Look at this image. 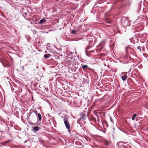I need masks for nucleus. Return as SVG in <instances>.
Instances as JSON below:
<instances>
[{
  "label": "nucleus",
  "mask_w": 148,
  "mask_h": 148,
  "mask_svg": "<svg viewBox=\"0 0 148 148\" xmlns=\"http://www.w3.org/2000/svg\"><path fill=\"white\" fill-rule=\"evenodd\" d=\"M68 118L67 117H64L63 121L66 128L67 129L68 132L70 133V125L68 121Z\"/></svg>",
  "instance_id": "obj_1"
},
{
  "label": "nucleus",
  "mask_w": 148,
  "mask_h": 148,
  "mask_svg": "<svg viewBox=\"0 0 148 148\" xmlns=\"http://www.w3.org/2000/svg\"><path fill=\"white\" fill-rule=\"evenodd\" d=\"M68 62L67 63L68 65H78V63L77 62V61L75 60H73V61L69 60L68 61Z\"/></svg>",
  "instance_id": "obj_2"
},
{
  "label": "nucleus",
  "mask_w": 148,
  "mask_h": 148,
  "mask_svg": "<svg viewBox=\"0 0 148 148\" xmlns=\"http://www.w3.org/2000/svg\"><path fill=\"white\" fill-rule=\"evenodd\" d=\"M122 25L123 27H126L127 26H129L130 23L127 20H126L122 22Z\"/></svg>",
  "instance_id": "obj_3"
},
{
  "label": "nucleus",
  "mask_w": 148,
  "mask_h": 148,
  "mask_svg": "<svg viewBox=\"0 0 148 148\" xmlns=\"http://www.w3.org/2000/svg\"><path fill=\"white\" fill-rule=\"evenodd\" d=\"M33 112H34L38 120L41 121L42 119V116L40 114L37 113L36 111H34Z\"/></svg>",
  "instance_id": "obj_4"
},
{
  "label": "nucleus",
  "mask_w": 148,
  "mask_h": 148,
  "mask_svg": "<svg viewBox=\"0 0 148 148\" xmlns=\"http://www.w3.org/2000/svg\"><path fill=\"white\" fill-rule=\"evenodd\" d=\"M124 143L126 144V143L124 142L119 141L117 143L116 145L118 148H121Z\"/></svg>",
  "instance_id": "obj_5"
},
{
  "label": "nucleus",
  "mask_w": 148,
  "mask_h": 148,
  "mask_svg": "<svg viewBox=\"0 0 148 148\" xmlns=\"http://www.w3.org/2000/svg\"><path fill=\"white\" fill-rule=\"evenodd\" d=\"M55 67V69H56V72H57L58 71H60V68H62L63 65H54Z\"/></svg>",
  "instance_id": "obj_6"
},
{
  "label": "nucleus",
  "mask_w": 148,
  "mask_h": 148,
  "mask_svg": "<svg viewBox=\"0 0 148 148\" xmlns=\"http://www.w3.org/2000/svg\"><path fill=\"white\" fill-rule=\"evenodd\" d=\"M33 130H32L33 132H36V131L39 130L41 129L40 127L38 126H35L33 128Z\"/></svg>",
  "instance_id": "obj_7"
},
{
  "label": "nucleus",
  "mask_w": 148,
  "mask_h": 148,
  "mask_svg": "<svg viewBox=\"0 0 148 148\" xmlns=\"http://www.w3.org/2000/svg\"><path fill=\"white\" fill-rule=\"evenodd\" d=\"M65 66H67V67H68V68H69V66H70V65H65ZM76 65H71V70L72 71H75V68H76V66H75Z\"/></svg>",
  "instance_id": "obj_8"
},
{
  "label": "nucleus",
  "mask_w": 148,
  "mask_h": 148,
  "mask_svg": "<svg viewBox=\"0 0 148 148\" xmlns=\"http://www.w3.org/2000/svg\"><path fill=\"white\" fill-rule=\"evenodd\" d=\"M24 68V66H20L18 67L17 69L19 71H23Z\"/></svg>",
  "instance_id": "obj_9"
},
{
  "label": "nucleus",
  "mask_w": 148,
  "mask_h": 148,
  "mask_svg": "<svg viewBox=\"0 0 148 148\" xmlns=\"http://www.w3.org/2000/svg\"><path fill=\"white\" fill-rule=\"evenodd\" d=\"M103 143L104 144L107 146H109L110 143V142L107 140H104Z\"/></svg>",
  "instance_id": "obj_10"
},
{
  "label": "nucleus",
  "mask_w": 148,
  "mask_h": 148,
  "mask_svg": "<svg viewBox=\"0 0 148 148\" xmlns=\"http://www.w3.org/2000/svg\"><path fill=\"white\" fill-rule=\"evenodd\" d=\"M51 56V55L49 53H47L45 54L44 55V58L45 59H47L49 58Z\"/></svg>",
  "instance_id": "obj_11"
},
{
  "label": "nucleus",
  "mask_w": 148,
  "mask_h": 148,
  "mask_svg": "<svg viewBox=\"0 0 148 148\" xmlns=\"http://www.w3.org/2000/svg\"><path fill=\"white\" fill-rule=\"evenodd\" d=\"M127 77V75H124L122 76L121 77V79L123 81H125V80Z\"/></svg>",
  "instance_id": "obj_12"
},
{
  "label": "nucleus",
  "mask_w": 148,
  "mask_h": 148,
  "mask_svg": "<svg viewBox=\"0 0 148 148\" xmlns=\"http://www.w3.org/2000/svg\"><path fill=\"white\" fill-rule=\"evenodd\" d=\"M50 69H51V71H53V72L54 73L56 72V69H55V66H51L50 67Z\"/></svg>",
  "instance_id": "obj_13"
},
{
  "label": "nucleus",
  "mask_w": 148,
  "mask_h": 148,
  "mask_svg": "<svg viewBox=\"0 0 148 148\" xmlns=\"http://www.w3.org/2000/svg\"><path fill=\"white\" fill-rule=\"evenodd\" d=\"M46 22V20L45 19L43 18L41 19L38 22V23L40 24H42V23Z\"/></svg>",
  "instance_id": "obj_14"
},
{
  "label": "nucleus",
  "mask_w": 148,
  "mask_h": 148,
  "mask_svg": "<svg viewBox=\"0 0 148 148\" xmlns=\"http://www.w3.org/2000/svg\"><path fill=\"white\" fill-rule=\"evenodd\" d=\"M137 115V114L136 113H135V114H134L133 115L132 117V120H134L135 118L136 117Z\"/></svg>",
  "instance_id": "obj_15"
},
{
  "label": "nucleus",
  "mask_w": 148,
  "mask_h": 148,
  "mask_svg": "<svg viewBox=\"0 0 148 148\" xmlns=\"http://www.w3.org/2000/svg\"><path fill=\"white\" fill-rule=\"evenodd\" d=\"M142 65H135L134 67V68H135V69H136V68L137 67H138V68H139V69H140L142 67Z\"/></svg>",
  "instance_id": "obj_16"
},
{
  "label": "nucleus",
  "mask_w": 148,
  "mask_h": 148,
  "mask_svg": "<svg viewBox=\"0 0 148 148\" xmlns=\"http://www.w3.org/2000/svg\"><path fill=\"white\" fill-rule=\"evenodd\" d=\"M81 115L82 116L81 117V119H85L86 116L85 115L83 114H81Z\"/></svg>",
  "instance_id": "obj_17"
},
{
  "label": "nucleus",
  "mask_w": 148,
  "mask_h": 148,
  "mask_svg": "<svg viewBox=\"0 0 148 148\" xmlns=\"http://www.w3.org/2000/svg\"><path fill=\"white\" fill-rule=\"evenodd\" d=\"M95 115L96 117V119L98 121H100L99 117V116L97 114H95Z\"/></svg>",
  "instance_id": "obj_18"
},
{
  "label": "nucleus",
  "mask_w": 148,
  "mask_h": 148,
  "mask_svg": "<svg viewBox=\"0 0 148 148\" xmlns=\"http://www.w3.org/2000/svg\"><path fill=\"white\" fill-rule=\"evenodd\" d=\"M111 22V20L107 19L106 21L105 22L106 23H110Z\"/></svg>",
  "instance_id": "obj_19"
},
{
  "label": "nucleus",
  "mask_w": 148,
  "mask_h": 148,
  "mask_svg": "<svg viewBox=\"0 0 148 148\" xmlns=\"http://www.w3.org/2000/svg\"><path fill=\"white\" fill-rule=\"evenodd\" d=\"M77 31H75L74 30H72L71 31V32L73 34H75L76 33Z\"/></svg>",
  "instance_id": "obj_20"
},
{
  "label": "nucleus",
  "mask_w": 148,
  "mask_h": 148,
  "mask_svg": "<svg viewBox=\"0 0 148 148\" xmlns=\"http://www.w3.org/2000/svg\"><path fill=\"white\" fill-rule=\"evenodd\" d=\"M127 145H123V146L122 147L123 148H128V147L127 146H128L129 145L128 144H127Z\"/></svg>",
  "instance_id": "obj_21"
},
{
  "label": "nucleus",
  "mask_w": 148,
  "mask_h": 148,
  "mask_svg": "<svg viewBox=\"0 0 148 148\" xmlns=\"http://www.w3.org/2000/svg\"><path fill=\"white\" fill-rule=\"evenodd\" d=\"M82 68L84 69H86L87 67V65H82Z\"/></svg>",
  "instance_id": "obj_22"
},
{
  "label": "nucleus",
  "mask_w": 148,
  "mask_h": 148,
  "mask_svg": "<svg viewBox=\"0 0 148 148\" xmlns=\"http://www.w3.org/2000/svg\"><path fill=\"white\" fill-rule=\"evenodd\" d=\"M42 69L43 70H45V68H44V67H42L41 68H40V69H39V70L40 71H41Z\"/></svg>",
  "instance_id": "obj_23"
},
{
  "label": "nucleus",
  "mask_w": 148,
  "mask_h": 148,
  "mask_svg": "<svg viewBox=\"0 0 148 148\" xmlns=\"http://www.w3.org/2000/svg\"><path fill=\"white\" fill-rule=\"evenodd\" d=\"M31 123V124L32 125H38L37 124V123Z\"/></svg>",
  "instance_id": "obj_24"
},
{
  "label": "nucleus",
  "mask_w": 148,
  "mask_h": 148,
  "mask_svg": "<svg viewBox=\"0 0 148 148\" xmlns=\"http://www.w3.org/2000/svg\"><path fill=\"white\" fill-rule=\"evenodd\" d=\"M4 67H8L10 65H3Z\"/></svg>",
  "instance_id": "obj_25"
},
{
  "label": "nucleus",
  "mask_w": 148,
  "mask_h": 148,
  "mask_svg": "<svg viewBox=\"0 0 148 148\" xmlns=\"http://www.w3.org/2000/svg\"><path fill=\"white\" fill-rule=\"evenodd\" d=\"M8 143V141H5L4 142V143H5V144H7Z\"/></svg>",
  "instance_id": "obj_26"
},
{
  "label": "nucleus",
  "mask_w": 148,
  "mask_h": 148,
  "mask_svg": "<svg viewBox=\"0 0 148 148\" xmlns=\"http://www.w3.org/2000/svg\"><path fill=\"white\" fill-rule=\"evenodd\" d=\"M110 120L112 122H113L112 121V119L111 118H110Z\"/></svg>",
  "instance_id": "obj_27"
},
{
  "label": "nucleus",
  "mask_w": 148,
  "mask_h": 148,
  "mask_svg": "<svg viewBox=\"0 0 148 148\" xmlns=\"http://www.w3.org/2000/svg\"><path fill=\"white\" fill-rule=\"evenodd\" d=\"M0 132H1V134H2V133H3V131H0Z\"/></svg>",
  "instance_id": "obj_28"
},
{
  "label": "nucleus",
  "mask_w": 148,
  "mask_h": 148,
  "mask_svg": "<svg viewBox=\"0 0 148 148\" xmlns=\"http://www.w3.org/2000/svg\"><path fill=\"white\" fill-rule=\"evenodd\" d=\"M8 142V143L9 142H10V140H7Z\"/></svg>",
  "instance_id": "obj_29"
},
{
  "label": "nucleus",
  "mask_w": 148,
  "mask_h": 148,
  "mask_svg": "<svg viewBox=\"0 0 148 148\" xmlns=\"http://www.w3.org/2000/svg\"><path fill=\"white\" fill-rule=\"evenodd\" d=\"M27 140H25L24 142V143H26V142H27Z\"/></svg>",
  "instance_id": "obj_30"
},
{
  "label": "nucleus",
  "mask_w": 148,
  "mask_h": 148,
  "mask_svg": "<svg viewBox=\"0 0 148 148\" xmlns=\"http://www.w3.org/2000/svg\"><path fill=\"white\" fill-rule=\"evenodd\" d=\"M55 65H57V64H58V63H55Z\"/></svg>",
  "instance_id": "obj_31"
},
{
  "label": "nucleus",
  "mask_w": 148,
  "mask_h": 148,
  "mask_svg": "<svg viewBox=\"0 0 148 148\" xmlns=\"http://www.w3.org/2000/svg\"><path fill=\"white\" fill-rule=\"evenodd\" d=\"M131 70V68H130V69L129 71H128V72H130Z\"/></svg>",
  "instance_id": "obj_32"
},
{
  "label": "nucleus",
  "mask_w": 148,
  "mask_h": 148,
  "mask_svg": "<svg viewBox=\"0 0 148 148\" xmlns=\"http://www.w3.org/2000/svg\"><path fill=\"white\" fill-rule=\"evenodd\" d=\"M86 79H84V81H86Z\"/></svg>",
  "instance_id": "obj_33"
},
{
  "label": "nucleus",
  "mask_w": 148,
  "mask_h": 148,
  "mask_svg": "<svg viewBox=\"0 0 148 148\" xmlns=\"http://www.w3.org/2000/svg\"><path fill=\"white\" fill-rule=\"evenodd\" d=\"M107 66H108V67L109 66V65H107Z\"/></svg>",
  "instance_id": "obj_34"
},
{
  "label": "nucleus",
  "mask_w": 148,
  "mask_h": 148,
  "mask_svg": "<svg viewBox=\"0 0 148 148\" xmlns=\"http://www.w3.org/2000/svg\"><path fill=\"white\" fill-rule=\"evenodd\" d=\"M36 68L37 69L38 68V67H37V66H36Z\"/></svg>",
  "instance_id": "obj_35"
}]
</instances>
